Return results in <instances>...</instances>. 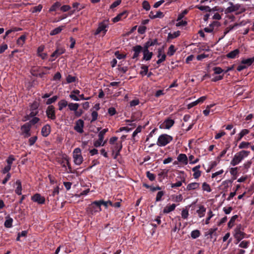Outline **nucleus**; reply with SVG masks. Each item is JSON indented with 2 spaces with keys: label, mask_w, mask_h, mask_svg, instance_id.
<instances>
[{
  "label": "nucleus",
  "mask_w": 254,
  "mask_h": 254,
  "mask_svg": "<svg viewBox=\"0 0 254 254\" xmlns=\"http://www.w3.org/2000/svg\"><path fill=\"white\" fill-rule=\"evenodd\" d=\"M250 152L247 150H241L235 154L230 162V164L235 166L239 164L245 158L250 154Z\"/></svg>",
  "instance_id": "obj_1"
},
{
  "label": "nucleus",
  "mask_w": 254,
  "mask_h": 254,
  "mask_svg": "<svg viewBox=\"0 0 254 254\" xmlns=\"http://www.w3.org/2000/svg\"><path fill=\"white\" fill-rule=\"evenodd\" d=\"M244 229L242 228L241 225H238L234 230V237L236 239L237 242L236 244L239 243L243 239L245 238H249L247 234L243 232Z\"/></svg>",
  "instance_id": "obj_2"
},
{
  "label": "nucleus",
  "mask_w": 254,
  "mask_h": 254,
  "mask_svg": "<svg viewBox=\"0 0 254 254\" xmlns=\"http://www.w3.org/2000/svg\"><path fill=\"white\" fill-rule=\"evenodd\" d=\"M229 4L230 5V6L228 7L225 9V13H229L240 10V11L238 12L237 14H240L244 12L246 10V8L242 6L240 4L238 3L233 4L232 2H230Z\"/></svg>",
  "instance_id": "obj_3"
},
{
  "label": "nucleus",
  "mask_w": 254,
  "mask_h": 254,
  "mask_svg": "<svg viewBox=\"0 0 254 254\" xmlns=\"http://www.w3.org/2000/svg\"><path fill=\"white\" fill-rule=\"evenodd\" d=\"M173 137L167 134L160 135L157 140V144L159 146H164L173 140Z\"/></svg>",
  "instance_id": "obj_4"
},
{
  "label": "nucleus",
  "mask_w": 254,
  "mask_h": 254,
  "mask_svg": "<svg viewBox=\"0 0 254 254\" xmlns=\"http://www.w3.org/2000/svg\"><path fill=\"white\" fill-rule=\"evenodd\" d=\"M100 200L94 201L89 204L87 208V211L89 213L93 214L102 210Z\"/></svg>",
  "instance_id": "obj_5"
},
{
  "label": "nucleus",
  "mask_w": 254,
  "mask_h": 254,
  "mask_svg": "<svg viewBox=\"0 0 254 254\" xmlns=\"http://www.w3.org/2000/svg\"><path fill=\"white\" fill-rule=\"evenodd\" d=\"M108 27L109 24L108 20H103L99 23L98 27L95 32L94 35H98L101 32H103L104 35H105L108 31Z\"/></svg>",
  "instance_id": "obj_6"
},
{
  "label": "nucleus",
  "mask_w": 254,
  "mask_h": 254,
  "mask_svg": "<svg viewBox=\"0 0 254 254\" xmlns=\"http://www.w3.org/2000/svg\"><path fill=\"white\" fill-rule=\"evenodd\" d=\"M73 158L74 162L76 165H79L82 163L83 158L81 154V149L79 148H76L74 149Z\"/></svg>",
  "instance_id": "obj_7"
},
{
  "label": "nucleus",
  "mask_w": 254,
  "mask_h": 254,
  "mask_svg": "<svg viewBox=\"0 0 254 254\" xmlns=\"http://www.w3.org/2000/svg\"><path fill=\"white\" fill-rule=\"evenodd\" d=\"M123 148L122 141L116 142L112 148V154L114 155V159H117L118 156L120 155V152Z\"/></svg>",
  "instance_id": "obj_8"
},
{
  "label": "nucleus",
  "mask_w": 254,
  "mask_h": 254,
  "mask_svg": "<svg viewBox=\"0 0 254 254\" xmlns=\"http://www.w3.org/2000/svg\"><path fill=\"white\" fill-rule=\"evenodd\" d=\"M47 118L51 120H55L56 119L55 108L53 105L48 106L46 111Z\"/></svg>",
  "instance_id": "obj_9"
},
{
  "label": "nucleus",
  "mask_w": 254,
  "mask_h": 254,
  "mask_svg": "<svg viewBox=\"0 0 254 254\" xmlns=\"http://www.w3.org/2000/svg\"><path fill=\"white\" fill-rule=\"evenodd\" d=\"M143 48L144 46L142 47L139 45H137L133 46L132 47V50L134 53L132 57V59L137 60L140 53L143 52Z\"/></svg>",
  "instance_id": "obj_10"
},
{
  "label": "nucleus",
  "mask_w": 254,
  "mask_h": 254,
  "mask_svg": "<svg viewBox=\"0 0 254 254\" xmlns=\"http://www.w3.org/2000/svg\"><path fill=\"white\" fill-rule=\"evenodd\" d=\"M84 126V122L81 119H79L75 122V125L74 127V129L77 132L82 133L84 132L83 127Z\"/></svg>",
  "instance_id": "obj_11"
},
{
  "label": "nucleus",
  "mask_w": 254,
  "mask_h": 254,
  "mask_svg": "<svg viewBox=\"0 0 254 254\" xmlns=\"http://www.w3.org/2000/svg\"><path fill=\"white\" fill-rule=\"evenodd\" d=\"M65 51V50L64 48L59 47H57V49L51 55V58L49 59L50 62H53L55 59H52V58L56 57L57 58L61 55L64 54Z\"/></svg>",
  "instance_id": "obj_12"
},
{
  "label": "nucleus",
  "mask_w": 254,
  "mask_h": 254,
  "mask_svg": "<svg viewBox=\"0 0 254 254\" xmlns=\"http://www.w3.org/2000/svg\"><path fill=\"white\" fill-rule=\"evenodd\" d=\"M31 200L37 202L38 204H43L45 202V198L44 196H42L40 193H36L31 197Z\"/></svg>",
  "instance_id": "obj_13"
},
{
  "label": "nucleus",
  "mask_w": 254,
  "mask_h": 254,
  "mask_svg": "<svg viewBox=\"0 0 254 254\" xmlns=\"http://www.w3.org/2000/svg\"><path fill=\"white\" fill-rule=\"evenodd\" d=\"M143 58L142 60H145L146 61H150L153 56V53L152 52H150L149 49L144 47L143 50Z\"/></svg>",
  "instance_id": "obj_14"
},
{
  "label": "nucleus",
  "mask_w": 254,
  "mask_h": 254,
  "mask_svg": "<svg viewBox=\"0 0 254 254\" xmlns=\"http://www.w3.org/2000/svg\"><path fill=\"white\" fill-rule=\"evenodd\" d=\"M128 12L127 10H124L122 12L118 14L116 17L113 18L112 21L114 23L117 22L123 19H125L127 17Z\"/></svg>",
  "instance_id": "obj_15"
},
{
  "label": "nucleus",
  "mask_w": 254,
  "mask_h": 254,
  "mask_svg": "<svg viewBox=\"0 0 254 254\" xmlns=\"http://www.w3.org/2000/svg\"><path fill=\"white\" fill-rule=\"evenodd\" d=\"M51 132V127L49 125H45L41 129V134L44 137L48 136Z\"/></svg>",
  "instance_id": "obj_16"
},
{
  "label": "nucleus",
  "mask_w": 254,
  "mask_h": 254,
  "mask_svg": "<svg viewBox=\"0 0 254 254\" xmlns=\"http://www.w3.org/2000/svg\"><path fill=\"white\" fill-rule=\"evenodd\" d=\"M159 45L157 39H150L146 42L143 45L144 47L149 49L150 47L154 45Z\"/></svg>",
  "instance_id": "obj_17"
},
{
  "label": "nucleus",
  "mask_w": 254,
  "mask_h": 254,
  "mask_svg": "<svg viewBox=\"0 0 254 254\" xmlns=\"http://www.w3.org/2000/svg\"><path fill=\"white\" fill-rule=\"evenodd\" d=\"M199 183H191L188 185L186 188H184V190L188 191L195 190L199 188Z\"/></svg>",
  "instance_id": "obj_18"
},
{
  "label": "nucleus",
  "mask_w": 254,
  "mask_h": 254,
  "mask_svg": "<svg viewBox=\"0 0 254 254\" xmlns=\"http://www.w3.org/2000/svg\"><path fill=\"white\" fill-rule=\"evenodd\" d=\"M200 168V166L198 165L192 169V172H194L193 177L194 179H198L201 176V172L199 170Z\"/></svg>",
  "instance_id": "obj_19"
},
{
  "label": "nucleus",
  "mask_w": 254,
  "mask_h": 254,
  "mask_svg": "<svg viewBox=\"0 0 254 254\" xmlns=\"http://www.w3.org/2000/svg\"><path fill=\"white\" fill-rule=\"evenodd\" d=\"M174 123L175 122L173 120L168 118L165 120L163 125L164 126L165 128L169 129L174 125Z\"/></svg>",
  "instance_id": "obj_20"
},
{
  "label": "nucleus",
  "mask_w": 254,
  "mask_h": 254,
  "mask_svg": "<svg viewBox=\"0 0 254 254\" xmlns=\"http://www.w3.org/2000/svg\"><path fill=\"white\" fill-rule=\"evenodd\" d=\"M15 185L17 186V187L15 190V192L19 195L22 194V185L21 182L19 180H16L15 182Z\"/></svg>",
  "instance_id": "obj_21"
},
{
  "label": "nucleus",
  "mask_w": 254,
  "mask_h": 254,
  "mask_svg": "<svg viewBox=\"0 0 254 254\" xmlns=\"http://www.w3.org/2000/svg\"><path fill=\"white\" fill-rule=\"evenodd\" d=\"M239 53V50L237 49L228 53L226 57L229 59H235L237 56H238Z\"/></svg>",
  "instance_id": "obj_22"
},
{
  "label": "nucleus",
  "mask_w": 254,
  "mask_h": 254,
  "mask_svg": "<svg viewBox=\"0 0 254 254\" xmlns=\"http://www.w3.org/2000/svg\"><path fill=\"white\" fill-rule=\"evenodd\" d=\"M178 161L180 162L187 164L188 162V159L187 155L185 154H180L177 157Z\"/></svg>",
  "instance_id": "obj_23"
},
{
  "label": "nucleus",
  "mask_w": 254,
  "mask_h": 254,
  "mask_svg": "<svg viewBox=\"0 0 254 254\" xmlns=\"http://www.w3.org/2000/svg\"><path fill=\"white\" fill-rule=\"evenodd\" d=\"M176 207V205L174 203L170 205H167L166 207H164L163 209V213L165 214L169 213L170 212L174 210Z\"/></svg>",
  "instance_id": "obj_24"
},
{
  "label": "nucleus",
  "mask_w": 254,
  "mask_h": 254,
  "mask_svg": "<svg viewBox=\"0 0 254 254\" xmlns=\"http://www.w3.org/2000/svg\"><path fill=\"white\" fill-rule=\"evenodd\" d=\"M68 109L70 111H73L74 113L78 110L79 104L78 103H69L68 104Z\"/></svg>",
  "instance_id": "obj_25"
},
{
  "label": "nucleus",
  "mask_w": 254,
  "mask_h": 254,
  "mask_svg": "<svg viewBox=\"0 0 254 254\" xmlns=\"http://www.w3.org/2000/svg\"><path fill=\"white\" fill-rule=\"evenodd\" d=\"M68 103L65 99L61 100L58 104L59 110L62 111L64 108L68 106Z\"/></svg>",
  "instance_id": "obj_26"
},
{
  "label": "nucleus",
  "mask_w": 254,
  "mask_h": 254,
  "mask_svg": "<svg viewBox=\"0 0 254 254\" xmlns=\"http://www.w3.org/2000/svg\"><path fill=\"white\" fill-rule=\"evenodd\" d=\"M206 211V208L203 205H200L199 209L196 210V213L198 214L200 218L203 217L205 215Z\"/></svg>",
  "instance_id": "obj_27"
},
{
  "label": "nucleus",
  "mask_w": 254,
  "mask_h": 254,
  "mask_svg": "<svg viewBox=\"0 0 254 254\" xmlns=\"http://www.w3.org/2000/svg\"><path fill=\"white\" fill-rule=\"evenodd\" d=\"M13 219L9 216L6 217V220L4 223L5 227L10 228L12 226Z\"/></svg>",
  "instance_id": "obj_28"
},
{
  "label": "nucleus",
  "mask_w": 254,
  "mask_h": 254,
  "mask_svg": "<svg viewBox=\"0 0 254 254\" xmlns=\"http://www.w3.org/2000/svg\"><path fill=\"white\" fill-rule=\"evenodd\" d=\"M249 130L247 129H243L241 132L238 134V137L236 141H239L241 140L243 137H244L245 135L248 134L249 133Z\"/></svg>",
  "instance_id": "obj_29"
},
{
  "label": "nucleus",
  "mask_w": 254,
  "mask_h": 254,
  "mask_svg": "<svg viewBox=\"0 0 254 254\" xmlns=\"http://www.w3.org/2000/svg\"><path fill=\"white\" fill-rule=\"evenodd\" d=\"M181 181H178L176 183H172L171 184V188H176L177 187H181L182 185V183H185L186 179L184 177L181 178L180 177Z\"/></svg>",
  "instance_id": "obj_30"
},
{
  "label": "nucleus",
  "mask_w": 254,
  "mask_h": 254,
  "mask_svg": "<svg viewBox=\"0 0 254 254\" xmlns=\"http://www.w3.org/2000/svg\"><path fill=\"white\" fill-rule=\"evenodd\" d=\"M72 7L76 8V9L79 11L80 10L83 9L85 7V5L84 4H80L79 2H75L72 3Z\"/></svg>",
  "instance_id": "obj_31"
},
{
  "label": "nucleus",
  "mask_w": 254,
  "mask_h": 254,
  "mask_svg": "<svg viewBox=\"0 0 254 254\" xmlns=\"http://www.w3.org/2000/svg\"><path fill=\"white\" fill-rule=\"evenodd\" d=\"M64 26H59L57 28H55L50 32V35L54 36L59 34L63 29Z\"/></svg>",
  "instance_id": "obj_32"
},
{
  "label": "nucleus",
  "mask_w": 254,
  "mask_h": 254,
  "mask_svg": "<svg viewBox=\"0 0 254 254\" xmlns=\"http://www.w3.org/2000/svg\"><path fill=\"white\" fill-rule=\"evenodd\" d=\"M164 16L163 13L160 11H157L155 15H152V13H150L149 16L151 19H155L156 18H162Z\"/></svg>",
  "instance_id": "obj_33"
},
{
  "label": "nucleus",
  "mask_w": 254,
  "mask_h": 254,
  "mask_svg": "<svg viewBox=\"0 0 254 254\" xmlns=\"http://www.w3.org/2000/svg\"><path fill=\"white\" fill-rule=\"evenodd\" d=\"M238 218L237 215H235L232 216L228 223V227L231 228L234 225L236 220Z\"/></svg>",
  "instance_id": "obj_34"
},
{
  "label": "nucleus",
  "mask_w": 254,
  "mask_h": 254,
  "mask_svg": "<svg viewBox=\"0 0 254 254\" xmlns=\"http://www.w3.org/2000/svg\"><path fill=\"white\" fill-rule=\"evenodd\" d=\"M61 5V4L60 2L57 1L54 3L52 6L50 7L49 9V11H55L59 7H60Z\"/></svg>",
  "instance_id": "obj_35"
},
{
  "label": "nucleus",
  "mask_w": 254,
  "mask_h": 254,
  "mask_svg": "<svg viewBox=\"0 0 254 254\" xmlns=\"http://www.w3.org/2000/svg\"><path fill=\"white\" fill-rule=\"evenodd\" d=\"M230 145L229 144H227L226 145V148L222 150V151L220 153L219 155L217 157V159H219L221 158H222L224 156L225 154L226 153L227 150L230 148Z\"/></svg>",
  "instance_id": "obj_36"
},
{
  "label": "nucleus",
  "mask_w": 254,
  "mask_h": 254,
  "mask_svg": "<svg viewBox=\"0 0 254 254\" xmlns=\"http://www.w3.org/2000/svg\"><path fill=\"white\" fill-rule=\"evenodd\" d=\"M180 35V32L179 31H177L174 32L173 33H169L168 35V39H173L174 38H177Z\"/></svg>",
  "instance_id": "obj_37"
},
{
  "label": "nucleus",
  "mask_w": 254,
  "mask_h": 254,
  "mask_svg": "<svg viewBox=\"0 0 254 254\" xmlns=\"http://www.w3.org/2000/svg\"><path fill=\"white\" fill-rule=\"evenodd\" d=\"M21 129L24 133H29L30 130V126L28 124H25L21 127Z\"/></svg>",
  "instance_id": "obj_38"
},
{
  "label": "nucleus",
  "mask_w": 254,
  "mask_h": 254,
  "mask_svg": "<svg viewBox=\"0 0 254 254\" xmlns=\"http://www.w3.org/2000/svg\"><path fill=\"white\" fill-rule=\"evenodd\" d=\"M26 40V36L22 35L17 40V44L19 46H22Z\"/></svg>",
  "instance_id": "obj_39"
},
{
  "label": "nucleus",
  "mask_w": 254,
  "mask_h": 254,
  "mask_svg": "<svg viewBox=\"0 0 254 254\" xmlns=\"http://www.w3.org/2000/svg\"><path fill=\"white\" fill-rule=\"evenodd\" d=\"M195 7L201 11H205L206 12H210L211 10L209 6L196 5Z\"/></svg>",
  "instance_id": "obj_40"
},
{
  "label": "nucleus",
  "mask_w": 254,
  "mask_h": 254,
  "mask_svg": "<svg viewBox=\"0 0 254 254\" xmlns=\"http://www.w3.org/2000/svg\"><path fill=\"white\" fill-rule=\"evenodd\" d=\"M58 99V96L57 95L53 96L51 98H49L47 101H46V104L48 105L49 106L51 105L52 103H55L57 100Z\"/></svg>",
  "instance_id": "obj_41"
},
{
  "label": "nucleus",
  "mask_w": 254,
  "mask_h": 254,
  "mask_svg": "<svg viewBox=\"0 0 254 254\" xmlns=\"http://www.w3.org/2000/svg\"><path fill=\"white\" fill-rule=\"evenodd\" d=\"M250 244V242L249 241H242L239 245V247L240 248L247 249L249 247Z\"/></svg>",
  "instance_id": "obj_42"
},
{
  "label": "nucleus",
  "mask_w": 254,
  "mask_h": 254,
  "mask_svg": "<svg viewBox=\"0 0 254 254\" xmlns=\"http://www.w3.org/2000/svg\"><path fill=\"white\" fill-rule=\"evenodd\" d=\"M141 68L142 70L140 71V74L142 76L146 75L148 71V66L146 65H142Z\"/></svg>",
  "instance_id": "obj_43"
},
{
  "label": "nucleus",
  "mask_w": 254,
  "mask_h": 254,
  "mask_svg": "<svg viewBox=\"0 0 254 254\" xmlns=\"http://www.w3.org/2000/svg\"><path fill=\"white\" fill-rule=\"evenodd\" d=\"M190 235L192 238L196 239L200 235V232L198 230H195L191 232Z\"/></svg>",
  "instance_id": "obj_44"
},
{
  "label": "nucleus",
  "mask_w": 254,
  "mask_h": 254,
  "mask_svg": "<svg viewBox=\"0 0 254 254\" xmlns=\"http://www.w3.org/2000/svg\"><path fill=\"white\" fill-rule=\"evenodd\" d=\"M189 215V213L188 209L187 208L183 209L181 212L182 217L184 219H186L188 218Z\"/></svg>",
  "instance_id": "obj_45"
},
{
  "label": "nucleus",
  "mask_w": 254,
  "mask_h": 254,
  "mask_svg": "<svg viewBox=\"0 0 254 254\" xmlns=\"http://www.w3.org/2000/svg\"><path fill=\"white\" fill-rule=\"evenodd\" d=\"M202 189L203 190L206 191L207 192H208L211 191V189L209 185L206 183V182H204L202 184Z\"/></svg>",
  "instance_id": "obj_46"
},
{
  "label": "nucleus",
  "mask_w": 254,
  "mask_h": 254,
  "mask_svg": "<svg viewBox=\"0 0 254 254\" xmlns=\"http://www.w3.org/2000/svg\"><path fill=\"white\" fill-rule=\"evenodd\" d=\"M175 52L176 49H175V46L173 45H171L169 48L167 54L169 56H172L175 54Z\"/></svg>",
  "instance_id": "obj_47"
},
{
  "label": "nucleus",
  "mask_w": 254,
  "mask_h": 254,
  "mask_svg": "<svg viewBox=\"0 0 254 254\" xmlns=\"http://www.w3.org/2000/svg\"><path fill=\"white\" fill-rule=\"evenodd\" d=\"M165 194L164 191H159L158 192L156 197V201H160L162 200V197Z\"/></svg>",
  "instance_id": "obj_48"
},
{
  "label": "nucleus",
  "mask_w": 254,
  "mask_h": 254,
  "mask_svg": "<svg viewBox=\"0 0 254 254\" xmlns=\"http://www.w3.org/2000/svg\"><path fill=\"white\" fill-rule=\"evenodd\" d=\"M188 11H189L187 9H185L184 10H183L181 13H180L178 15L177 21H178L182 20V19L185 16V15L188 13Z\"/></svg>",
  "instance_id": "obj_49"
},
{
  "label": "nucleus",
  "mask_w": 254,
  "mask_h": 254,
  "mask_svg": "<svg viewBox=\"0 0 254 254\" xmlns=\"http://www.w3.org/2000/svg\"><path fill=\"white\" fill-rule=\"evenodd\" d=\"M66 82L68 83H72L75 81L76 77L75 76H72L70 74H68L66 78Z\"/></svg>",
  "instance_id": "obj_50"
},
{
  "label": "nucleus",
  "mask_w": 254,
  "mask_h": 254,
  "mask_svg": "<svg viewBox=\"0 0 254 254\" xmlns=\"http://www.w3.org/2000/svg\"><path fill=\"white\" fill-rule=\"evenodd\" d=\"M250 143L249 142L243 141L239 145L240 149L248 148L250 145Z\"/></svg>",
  "instance_id": "obj_51"
},
{
  "label": "nucleus",
  "mask_w": 254,
  "mask_h": 254,
  "mask_svg": "<svg viewBox=\"0 0 254 254\" xmlns=\"http://www.w3.org/2000/svg\"><path fill=\"white\" fill-rule=\"evenodd\" d=\"M14 160L15 158H14L13 156L12 155H9L6 160V162L7 164V166L11 167V164H12L13 161Z\"/></svg>",
  "instance_id": "obj_52"
},
{
  "label": "nucleus",
  "mask_w": 254,
  "mask_h": 254,
  "mask_svg": "<svg viewBox=\"0 0 254 254\" xmlns=\"http://www.w3.org/2000/svg\"><path fill=\"white\" fill-rule=\"evenodd\" d=\"M213 70L214 71V74H220L224 72V70L219 66L214 67L213 68Z\"/></svg>",
  "instance_id": "obj_53"
},
{
  "label": "nucleus",
  "mask_w": 254,
  "mask_h": 254,
  "mask_svg": "<svg viewBox=\"0 0 254 254\" xmlns=\"http://www.w3.org/2000/svg\"><path fill=\"white\" fill-rule=\"evenodd\" d=\"M100 201L101 205H103L105 207V208H107L108 205H110V206H112L113 205V203L110 200L105 201L104 200L102 199L100 200Z\"/></svg>",
  "instance_id": "obj_54"
},
{
  "label": "nucleus",
  "mask_w": 254,
  "mask_h": 254,
  "mask_svg": "<svg viewBox=\"0 0 254 254\" xmlns=\"http://www.w3.org/2000/svg\"><path fill=\"white\" fill-rule=\"evenodd\" d=\"M146 176L148 179L151 181H153L155 179V175L154 174L150 173L149 171L146 172Z\"/></svg>",
  "instance_id": "obj_55"
},
{
  "label": "nucleus",
  "mask_w": 254,
  "mask_h": 254,
  "mask_svg": "<svg viewBox=\"0 0 254 254\" xmlns=\"http://www.w3.org/2000/svg\"><path fill=\"white\" fill-rule=\"evenodd\" d=\"M217 230V228H211L209 229V230L205 233V236H210V238H212V235L216 232Z\"/></svg>",
  "instance_id": "obj_56"
},
{
  "label": "nucleus",
  "mask_w": 254,
  "mask_h": 254,
  "mask_svg": "<svg viewBox=\"0 0 254 254\" xmlns=\"http://www.w3.org/2000/svg\"><path fill=\"white\" fill-rule=\"evenodd\" d=\"M142 7L146 10L148 11L150 9L149 3L147 0H144L142 2Z\"/></svg>",
  "instance_id": "obj_57"
},
{
  "label": "nucleus",
  "mask_w": 254,
  "mask_h": 254,
  "mask_svg": "<svg viewBox=\"0 0 254 254\" xmlns=\"http://www.w3.org/2000/svg\"><path fill=\"white\" fill-rule=\"evenodd\" d=\"M39 106V104L36 102L34 101L30 106V110H37Z\"/></svg>",
  "instance_id": "obj_58"
},
{
  "label": "nucleus",
  "mask_w": 254,
  "mask_h": 254,
  "mask_svg": "<svg viewBox=\"0 0 254 254\" xmlns=\"http://www.w3.org/2000/svg\"><path fill=\"white\" fill-rule=\"evenodd\" d=\"M142 127L141 126H139L137 127L136 128V129L133 131L132 136L134 139L135 136L139 132H141L142 129Z\"/></svg>",
  "instance_id": "obj_59"
},
{
  "label": "nucleus",
  "mask_w": 254,
  "mask_h": 254,
  "mask_svg": "<svg viewBox=\"0 0 254 254\" xmlns=\"http://www.w3.org/2000/svg\"><path fill=\"white\" fill-rule=\"evenodd\" d=\"M42 8H43L42 5L39 4L38 6H34L33 8V10H32V12L33 13L38 12H40L41 11Z\"/></svg>",
  "instance_id": "obj_60"
},
{
  "label": "nucleus",
  "mask_w": 254,
  "mask_h": 254,
  "mask_svg": "<svg viewBox=\"0 0 254 254\" xmlns=\"http://www.w3.org/2000/svg\"><path fill=\"white\" fill-rule=\"evenodd\" d=\"M37 140V136H34L30 137L28 140L29 145L32 146V145H34Z\"/></svg>",
  "instance_id": "obj_61"
},
{
  "label": "nucleus",
  "mask_w": 254,
  "mask_h": 254,
  "mask_svg": "<svg viewBox=\"0 0 254 254\" xmlns=\"http://www.w3.org/2000/svg\"><path fill=\"white\" fill-rule=\"evenodd\" d=\"M146 27L145 26H139L138 28V32L140 34H143L145 33Z\"/></svg>",
  "instance_id": "obj_62"
},
{
  "label": "nucleus",
  "mask_w": 254,
  "mask_h": 254,
  "mask_svg": "<svg viewBox=\"0 0 254 254\" xmlns=\"http://www.w3.org/2000/svg\"><path fill=\"white\" fill-rule=\"evenodd\" d=\"M98 114L96 111H93L91 114L92 120L91 123L94 122L97 120Z\"/></svg>",
  "instance_id": "obj_63"
},
{
  "label": "nucleus",
  "mask_w": 254,
  "mask_h": 254,
  "mask_svg": "<svg viewBox=\"0 0 254 254\" xmlns=\"http://www.w3.org/2000/svg\"><path fill=\"white\" fill-rule=\"evenodd\" d=\"M68 164H69V161L68 159L66 158H64L63 159L61 162V164L63 168H66Z\"/></svg>",
  "instance_id": "obj_64"
}]
</instances>
